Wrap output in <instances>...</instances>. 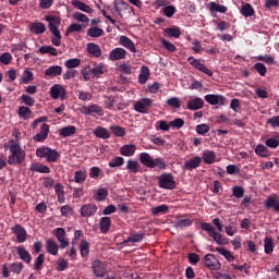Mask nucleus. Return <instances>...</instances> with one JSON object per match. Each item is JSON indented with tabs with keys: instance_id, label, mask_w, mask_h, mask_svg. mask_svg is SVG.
Returning a JSON list of instances; mask_svg holds the SVG:
<instances>
[{
	"instance_id": "f257e3e1",
	"label": "nucleus",
	"mask_w": 279,
	"mask_h": 279,
	"mask_svg": "<svg viewBox=\"0 0 279 279\" xmlns=\"http://www.w3.org/2000/svg\"><path fill=\"white\" fill-rule=\"evenodd\" d=\"M10 155L8 158L9 165H21L23 160H25L26 153L21 148V144L19 142H14L11 140L10 142Z\"/></svg>"
},
{
	"instance_id": "f03ea898",
	"label": "nucleus",
	"mask_w": 279,
	"mask_h": 279,
	"mask_svg": "<svg viewBox=\"0 0 279 279\" xmlns=\"http://www.w3.org/2000/svg\"><path fill=\"white\" fill-rule=\"evenodd\" d=\"M201 228L204 230V232H207L218 245H228L229 242L227 238H225L221 233H218L213 225L208 222H202Z\"/></svg>"
},
{
	"instance_id": "7ed1b4c3",
	"label": "nucleus",
	"mask_w": 279,
	"mask_h": 279,
	"mask_svg": "<svg viewBox=\"0 0 279 279\" xmlns=\"http://www.w3.org/2000/svg\"><path fill=\"white\" fill-rule=\"evenodd\" d=\"M37 158H46L47 162H58L60 158V153L56 149H51L50 147H39L36 150Z\"/></svg>"
},
{
	"instance_id": "20e7f679",
	"label": "nucleus",
	"mask_w": 279,
	"mask_h": 279,
	"mask_svg": "<svg viewBox=\"0 0 279 279\" xmlns=\"http://www.w3.org/2000/svg\"><path fill=\"white\" fill-rule=\"evenodd\" d=\"M154 106V100L150 98H142L134 102L133 109L135 112H140L141 114H149V108Z\"/></svg>"
},
{
	"instance_id": "39448f33",
	"label": "nucleus",
	"mask_w": 279,
	"mask_h": 279,
	"mask_svg": "<svg viewBox=\"0 0 279 279\" xmlns=\"http://www.w3.org/2000/svg\"><path fill=\"white\" fill-rule=\"evenodd\" d=\"M158 184L160 189H166L167 191H173L175 189V180L173 179V174L165 173L159 177Z\"/></svg>"
},
{
	"instance_id": "423d86ee",
	"label": "nucleus",
	"mask_w": 279,
	"mask_h": 279,
	"mask_svg": "<svg viewBox=\"0 0 279 279\" xmlns=\"http://www.w3.org/2000/svg\"><path fill=\"white\" fill-rule=\"evenodd\" d=\"M187 62L191 64V66H194V69H196L197 71L205 73V75H208V77H213V72L209 69H207L206 65L202 63V61L193 57H189Z\"/></svg>"
},
{
	"instance_id": "0eeeda50",
	"label": "nucleus",
	"mask_w": 279,
	"mask_h": 279,
	"mask_svg": "<svg viewBox=\"0 0 279 279\" xmlns=\"http://www.w3.org/2000/svg\"><path fill=\"white\" fill-rule=\"evenodd\" d=\"M204 263L208 267V269H211V271H217L221 269V264L219 263V259L215 257L213 254H207L204 257Z\"/></svg>"
},
{
	"instance_id": "6e6552de",
	"label": "nucleus",
	"mask_w": 279,
	"mask_h": 279,
	"mask_svg": "<svg viewBox=\"0 0 279 279\" xmlns=\"http://www.w3.org/2000/svg\"><path fill=\"white\" fill-rule=\"evenodd\" d=\"M54 236L60 243L61 250L69 247V239H66V231L62 228H57L53 230Z\"/></svg>"
},
{
	"instance_id": "1a4fd4ad",
	"label": "nucleus",
	"mask_w": 279,
	"mask_h": 279,
	"mask_svg": "<svg viewBox=\"0 0 279 279\" xmlns=\"http://www.w3.org/2000/svg\"><path fill=\"white\" fill-rule=\"evenodd\" d=\"M128 56V50L121 47L114 48L109 52V60L111 62H117L118 60H125Z\"/></svg>"
},
{
	"instance_id": "9d476101",
	"label": "nucleus",
	"mask_w": 279,
	"mask_h": 279,
	"mask_svg": "<svg viewBox=\"0 0 279 279\" xmlns=\"http://www.w3.org/2000/svg\"><path fill=\"white\" fill-rule=\"evenodd\" d=\"M45 21H47L48 27H49L51 34H53L56 32H60L59 27H60V23H62V21L60 20V16H58V15H47L45 17Z\"/></svg>"
},
{
	"instance_id": "9b49d317",
	"label": "nucleus",
	"mask_w": 279,
	"mask_h": 279,
	"mask_svg": "<svg viewBox=\"0 0 279 279\" xmlns=\"http://www.w3.org/2000/svg\"><path fill=\"white\" fill-rule=\"evenodd\" d=\"M50 97L52 99L61 98V101H64V99H66V89H64L62 85H53L50 88Z\"/></svg>"
},
{
	"instance_id": "f8f14e48",
	"label": "nucleus",
	"mask_w": 279,
	"mask_h": 279,
	"mask_svg": "<svg viewBox=\"0 0 279 279\" xmlns=\"http://www.w3.org/2000/svg\"><path fill=\"white\" fill-rule=\"evenodd\" d=\"M205 101L210 106H226V97L221 95L209 94L205 96Z\"/></svg>"
},
{
	"instance_id": "ddd939ff",
	"label": "nucleus",
	"mask_w": 279,
	"mask_h": 279,
	"mask_svg": "<svg viewBox=\"0 0 279 279\" xmlns=\"http://www.w3.org/2000/svg\"><path fill=\"white\" fill-rule=\"evenodd\" d=\"M12 232L16 235L17 243H25L27 241V231L21 225H15Z\"/></svg>"
},
{
	"instance_id": "4468645a",
	"label": "nucleus",
	"mask_w": 279,
	"mask_h": 279,
	"mask_svg": "<svg viewBox=\"0 0 279 279\" xmlns=\"http://www.w3.org/2000/svg\"><path fill=\"white\" fill-rule=\"evenodd\" d=\"M81 112L82 114H98V117H104V109L101 107H99L98 105H92V106H83L81 108Z\"/></svg>"
},
{
	"instance_id": "2eb2a0df",
	"label": "nucleus",
	"mask_w": 279,
	"mask_h": 279,
	"mask_svg": "<svg viewBox=\"0 0 279 279\" xmlns=\"http://www.w3.org/2000/svg\"><path fill=\"white\" fill-rule=\"evenodd\" d=\"M119 45L121 47H124V49H128L129 51H131V53H136V45H134V41H132L130 37L125 35L120 36Z\"/></svg>"
},
{
	"instance_id": "dca6fc26",
	"label": "nucleus",
	"mask_w": 279,
	"mask_h": 279,
	"mask_svg": "<svg viewBox=\"0 0 279 279\" xmlns=\"http://www.w3.org/2000/svg\"><path fill=\"white\" fill-rule=\"evenodd\" d=\"M81 216L82 217H95L97 215V205L95 204H85L81 207Z\"/></svg>"
},
{
	"instance_id": "f3484780",
	"label": "nucleus",
	"mask_w": 279,
	"mask_h": 279,
	"mask_svg": "<svg viewBox=\"0 0 279 279\" xmlns=\"http://www.w3.org/2000/svg\"><path fill=\"white\" fill-rule=\"evenodd\" d=\"M119 97H110L108 98V100L106 101V108H108L109 110H125V104L123 102H119Z\"/></svg>"
},
{
	"instance_id": "a211bd4d",
	"label": "nucleus",
	"mask_w": 279,
	"mask_h": 279,
	"mask_svg": "<svg viewBox=\"0 0 279 279\" xmlns=\"http://www.w3.org/2000/svg\"><path fill=\"white\" fill-rule=\"evenodd\" d=\"M92 269L97 278H104L106 276V265L101 260H95L92 265Z\"/></svg>"
},
{
	"instance_id": "6ab92c4d",
	"label": "nucleus",
	"mask_w": 279,
	"mask_h": 279,
	"mask_svg": "<svg viewBox=\"0 0 279 279\" xmlns=\"http://www.w3.org/2000/svg\"><path fill=\"white\" fill-rule=\"evenodd\" d=\"M199 165H202V157L195 156L184 162V169L193 171V169H197Z\"/></svg>"
},
{
	"instance_id": "aec40b11",
	"label": "nucleus",
	"mask_w": 279,
	"mask_h": 279,
	"mask_svg": "<svg viewBox=\"0 0 279 279\" xmlns=\"http://www.w3.org/2000/svg\"><path fill=\"white\" fill-rule=\"evenodd\" d=\"M47 136H49V124L44 123L41 124L40 132L34 136V141L41 143V141L47 140Z\"/></svg>"
},
{
	"instance_id": "412c9836",
	"label": "nucleus",
	"mask_w": 279,
	"mask_h": 279,
	"mask_svg": "<svg viewBox=\"0 0 279 279\" xmlns=\"http://www.w3.org/2000/svg\"><path fill=\"white\" fill-rule=\"evenodd\" d=\"M140 162L148 169H154V158H151V155H149V153H141Z\"/></svg>"
},
{
	"instance_id": "4be33fe9",
	"label": "nucleus",
	"mask_w": 279,
	"mask_h": 279,
	"mask_svg": "<svg viewBox=\"0 0 279 279\" xmlns=\"http://www.w3.org/2000/svg\"><path fill=\"white\" fill-rule=\"evenodd\" d=\"M28 29L32 34L40 35L47 32V26L43 22H35L28 26Z\"/></svg>"
},
{
	"instance_id": "5701e85b",
	"label": "nucleus",
	"mask_w": 279,
	"mask_h": 279,
	"mask_svg": "<svg viewBox=\"0 0 279 279\" xmlns=\"http://www.w3.org/2000/svg\"><path fill=\"white\" fill-rule=\"evenodd\" d=\"M204 108V99L196 97L187 101V110H202Z\"/></svg>"
},
{
	"instance_id": "b1692460",
	"label": "nucleus",
	"mask_w": 279,
	"mask_h": 279,
	"mask_svg": "<svg viewBox=\"0 0 279 279\" xmlns=\"http://www.w3.org/2000/svg\"><path fill=\"white\" fill-rule=\"evenodd\" d=\"M121 156H125L128 158L134 156L136 154V145L135 144H126L120 148Z\"/></svg>"
},
{
	"instance_id": "393cba45",
	"label": "nucleus",
	"mask_w": 279,
	"mask_h": 279,
	"mask_svg": "<svg viewBox=\"0 0 279 279\" xmlns=\"http://www.w3.org/2000/svg\"><path fill=\"white\" fill-rule=\"evenodd\" d=\"M72 5L76 8V10H81V12H86V14H93L95 10L90 8V5L86 4L85 2H82L80 0H73Z\"/></svg>"
},
{
	"instance_id": "a878e982",
	"label": "nucleus",
	"mask_w": 279,
	"mask_h": 279,
	"mask_svg": "<svg viewBox=\"0 0 279 279\" xmlns=\"http://www.w3.org/2000/svg\"><path fill=\"white\" fill-rule=\"evenodd\" d=\"M265 206H266V208H272V210H275V213H279L278 196H276V195L268 196L267 199L265 201Z\"/></svg>"
},
{
	"instance_id": "bb28decb",
	"label": "nucleus",
	"mask_w": 279,
	"mask_h": 279,
	"mask_svg": "<svg viewBox=\"0 0 279 279\" xmlns=\"http://www.w3.org/2000/svg\"><path fill=\"white\" fill-rule=\"evenodd\" d=\"M190 226H193V220L185 216H178L175 218L174 228H189Z\"/></svg>"
},
{
	"instance_id": "cd10ccee",
	"label": "nucleus",
	"mask_w": 279,
	"mask_h": 279,
	"mask_svg": "<svg viewBox=\"0 0 279 279\" xmlns=\"http://www.w3.org/2000/svg\"><path fill=\"white\" fill-rule=\"evenodd\" d=\"M46 250H47L48 254H51V256H58L60 246L58 245V243H56V241L48 239L46 241Z\"/></svg>"
},
{
	"instance_id": "c85d7f7f",
	"label": "nucleus",
	"mask_w": 279,
	"mask_h": 279,
	"mask_svg": "<svg viewBox=\"0 0 279 279\" xmlns=\"http://www.w3.org/2000/svg\"><path fill=\"white\" fill-rule=\"evenodd\" d=\"M87 53L94 58H101V47L95 43L87 44Z\"/></svg>"
},
{
	"instance_id": "c756f323",
	"label": "nucleus",
	"mask_w": 279,
	"mask_h": 279,
	"mask_svg": "<svg viewBox=\"0 0 279 279\" xmlns=\"http://www.w3.org/2000/svg\"><path fill=\"white\" fill-rule=\"evenodd\" d=\"M201 159L205 162V165H213L217 160V154L215 150H205Z\"/></svg>"
},
{
	"instance_id": "7c9ffc66",
	"label": "nucleus",
	"mask_w": 279,
	"mask_h": 279,
	"mask_svg": "<svg viewBox=\"0 0 279 279\" xmlns=\"http://www.w3.org/2000/svg\"><path fill=\"white\" fill-rule=\"evenodd\" d=\"M45 75H47V77H58V75H62V66L52 65L45 70Z\"/></svg>"
},
{
	"instance_id": "2f4dec72",
	"label": "nucleus",
	"mask_w": 279,
	"mask_h": 279,
	"mask_svg": "<svg viewBox=\"0 0 279 279\" xmlns=\"http://www.w3.org/2000/svg\"><path fill=\"white\" fill-rule=\"evenodd\" d=\"M110 226H112V220L110 219V217L100 218L99 228L102 234H106V232L110 230Z\"/></svg>"
},
{
	"instance_id": "473e14b6",
	"label": "nucleus",
	"mask_w": 279,
	"mask_h": 279,
	"mask_svg": "<svg viewBox=\"0 0 279 279\" xmlns=\"http://www.w3.org/2000/svg\"><path fill=\"white\" fill-rule=\"evenodd\" d=\"M94 135L96 138H110V132L108 131V129L104 128V126H97L94 130Z\"/></svg>"
},
{
	"instance_id": "72a5a7b5",
	"label": "nucleus",
	"mask_w": 279,
	"mask_h": 279,
	"mask_svg": "<svg viewBox=\"0 0 279 279\" xmlns=\"http://www.w3.org/2000/svg\"><path fill=\"white\" fill-rule=\"evenodd\" d=\"M54 193L58 197L59 204H64L65 197H64V186L61 183H57L54 185Z\"/></svg>"
},
{
	"instance_id": "f704fd0d",
	"label": "nucleus",
	"mask_w": 279,
	"mask_h": 279,
	"mask_svg": "<svg viewBox=\"0 0 279 279\" xmlns=\"http://www.w3.org/2000/svg\"><path fill=\"white\" fill-rule=\"evenodd\" d=\"M17 254H19L20 258L22 260H24V263H27V264L32 263V255L29 254V252L27 250H25V247L19 246Z\"/></svg>"
},
{
	"instance_id": "c9c22d12",
	"label": "nucleus",
	"mask_w": 279,
	"mask_h": 279,
	"mask_svg": "<svg viewBox=\"0 0 279 279\" xmlns=\"http://www.w3.org/2000/svg\"><path fill=\"white\" fill-rule=\"evenodd\" d=\"M209 12H219L220 14H226L228 12V7L223 4H217V2L209 3Z\"/></svg>"
},
{
	"instance_id": "e433bc0d",
	"label": "nucleus",
	"mask_w": 279,
	"mask_h": 279,
	"mask_svg": "<svg viewBox=\"0 0 279 279\" xmlns=\"http://www.w3.org/2000/svg\"><path fill=\"white\" fill-rule=\"evenodd\" d=\"M17 114L21 117V119L27 121L28 119H32V109L25 106H21L17 110Z\"/></svg>"
},
{
	"instance_id": "4c0bfd02",
	"label": "nucleus",
	"mask_w": 279,
	"mask_h": 279,
	"mask_svg": "<svg viewBox=\"0 0 279 279\" xmlns=\"http://www.w3.org/2000/svg\"><path fill=\"white\" fill-rule=\"evenodd\" d=\"M76 130L77 129L75 126H73V125L64 126V128L59 130V134L63 138H66L69 136H73V134H75Z\"/></svg>"
},
{
	"instance_id": "58836bf2",
	"label": "nucleus",
	"mask_w": 279,
	"mask_h": 279,
	"mask_svg": "<svg viewBox=\"0 0 279 279\" xmlns=\"http://www.w3.org/2000/svg\"><path fill=\"white\" fill-rule=\"evenodd\" d=\"M148 80H149V68H147V65H144L141 68V73L138 75V82H140V84H147Z\"/></svg>"
},
{
	"instance_id": "ea45409f",
	"label": "nucleus",
	"mask_w": 279,
	"mask_h": 279,
	"mask_svg": "<svg viewBox=\"0 0 279 279\" xmlns=\"http://www.w3.org/2000/svg\"><path fill=\"white\" fill-rule=\"evenodd\" d=\"M31 171H36L37 173H51V169H49L46 165L43 163L31 165Z\"/></svg>"
},
{
	"instance_id": "a19ab883",
	"label": "nucleus",
	"mask_w": 279,
	"mask_h": 279,
	"mask_svg": "<svg viewBox=\"0 0 279 279\" xmlns=\"http://www.w3.org/2000/svg\"><path fill=\"white\" fill-rule=\"evenodd\" d=\"M80 252H81V256L83 258L88 256V254H90V243H88V241H86V240L81 241Z\"/></svg>"
},
{
	"instance_id": "79ce46f5",
	"label": "nucleus",
	"mask_w": 279,
	"mask_h": 279,
	"mask_svg": "<svg viewBox=\"0 0 279 279\" xmlns=\"http://www.w3.org/2000/svg\"><path fill=\"white\" fill-rule=\"evenodd\" d=\"M241 14L245 16V19H250V16H254V7L250 3H245L241 7Z\"/></svg>"
},
{
	"instance_id": "37998d69",
	"label": "nucleus",
	"mask_w": 279,
	"mask_h": 279,
	"mask_svg": "<svg viewBox=\"0 0 279 279\" xmlns=\"http://www.w3.org/2000/svg\"><path fill=\"white\" fill-rule=\"evenodd\" d=\"M216 252L221 256H225L229 263H234V255H232L230 251L226 250V247H216Z\"/></svg>"
},
{
	"instance_id": "c03bdc74",
	"label": "nucleus",
	"mask_w": 279,
	"mask_h": 279,
	"mask_svg": "<svg viewBox=\"0 0 279 279\" xmlns=\"http://www.w3.org/2000/svg\"><path fill=\"white\" fill-rule=\"evenodd\" d=\"M166 34L169 36V38H180L182 35V32H180V27L178 26H172L169 28H166Z\"/></svg>"
},
{
	"instance_id": "a18cd8bd",
	"label": "nucleus",
	"mask_w": 279,
	"mask_h": 279,
	"mask_svg": "<svg viewBox=\"0 0 279 279\" xmlns=\"http://www.w3.org/2000/svg\"><path fill=\"white\" fill-rule=\"evenodd\" d=\"M87 36H89V38H99L104 36V31L99 27L94 26L87 31Z\"/></svg>"
},
{
	"instance_id": "49530a36",
	"label": "nucleus",
	"mask_w": 279,
	"mask_h": 279,
	"mask_svg": "<svg viewBox=\"0 0 279 279\" xmlns=\"http://www.w3.org/2000/svg\"><path fill=\"white\" fill-rule=\"evenodd\" d=\"M108 197V190L106 187L99 189L94 195L96 202H104Z\"/></svg>"
},
{
	"instance_id": "de8ad7c7",
	"label": "nucleus",
	"mask_w": 279,
	"mask_h": 279,
	"mask_svg": "<svg viewBox=\"0 0 279 279\" xmlns=\"http://www.w3.org/2000/svg\"><path fill=\"white\" fill-rule=\"evenodd\" d=\"M126 169L132 171V173H138L141 166L138 165V161L129 159L126 162Z\"/></svg>"
},
{
	"instance_id": "09e8293b",
	"label": "nucleus",
	"mask_w": 279,
	"mask_h": 279,
	"mask_svg": "<svg viewBox=\"0 0 279 279\" xmlns=\"http://www.w3.org/2000/svg\"><path fill=\"white\" fill-rule=\"evenodd\" d=\"M74 182H76V184H82V183L86 182V171L77 170L74 173Z\"/></svg>"
},
{
	"instance_id": "8fccbe9b",
	"label": "nucleus",
	"mask_w": 279,
	"mask_h": 279,
	"mask_svg": "<svg viewBox=\"0 0 279 279\" xmlns=\"http://www.w3.org/2000/svg\"><path fill=\"white\" fill-rule=\"evenodd\" d=\"M57 271H66L69 269V260L59 257L56 266Z\"/></svg>"
},
{
	"instance_id": "3c124183",
	"label": "nucleus",
	"mask_w": 279,
	"mask_h": 279,
	"mask_svg": "<svg viewBox=\"0 0 279 279\" xmlns=\"http://www.w3.org/2000/svg\"><path fill=\"white\" fill-rule=\"evenodd\" d=\"M255 154L262 158H267V156H269V149H267V146L259 144L255 148Z\"/></svg>"
},
{
	"instance_id": "603ef678",
	"label": "nucleus",
	"mask_w": 279,
	"mask_h": 279,
	"mask_svg": "<svg viewBox=\"0 0 279 279\" xmlns=\"http://www.w3.org/2000/svg\"><path fill=\"white\" fill-rule=\"evenodd\" d=\"M39 53H49V56H58V49L53 48L52 46H41L39 48Z\"/></svg>"
},
{
	"instance_id": "864d4df0",
	"label": "nucleus",
	"mask_w": 279,
	"mask_h": 279,
	"mask_svg": "<svg viewBox=\"0 0 279 279\" xmlns=\"http://www.w3.org/2000/svg\"><path fill=\"white\" fill-rule=\"evenodd\" d=\"M80 64H82V60H80L78 58H74V59H69L64 62V66H66L68 69H77V66H80Z\"/></svg>"
},
{
	"instance_id": "5fc2aeb1",
	"label": "nucleus",
	"mask_w": 279,
	"mask_h": 279,
	"mask_svg": "<svg viewBox=\"0 0 279 279\" xmlns=\"http://www.w3.org/2000/svg\"><path fill=\"white\" fill-rule=\"evenodd\" d=\"M86 27V25L72 23L65 31V36H69V34H73V32H82V28Z\"/></svg>"
},
{
	"instance_id": "6e6d98bb",
	"label": "nucleus",
	"mask_w": 279,
	"mask_h": 279,
	"mask_svg": "<svg viewBox=\"0 0 279 279\" xmlns=\"http://www.w3.org/2000/svg\"><path fill=\"white\" fill-rule=\"evenodd\" d=\"M73 19H74V21H77L78 23H86V25H88V23H90V19H88V16H86V14L81 13V12H75L73 14Z\"/></svg>"
},
{
	"instance_id": "4d7b16f0",
	"label": "nucleus",
	"mask_w": 279,
	"mask_h": 279,
	"mask_svg": "<svg viewBox=\"0 0 279 279\" xmlns=\"http://www.w3.org/2000/svg\"><path fill=\"white\" fill-rule=\"evenodd\" d=\"M264 250L265 254H271L274 252V240L271 238H265Z\"/></svg>"
},
{
	"instance_id": "13d9d810",
	"label": "nucleus",
	"mask_w": 279,
	"mask_h": 279,
	"mask_svg": "<svg viewBox=\"0 0 279 279\" xmlns=\"http://www.w3.org/2000/svg\"><path fill=\"white\" fill-rule=\"evenodd\" d=\"M168 210H169V206L160 205V206H157V207H153L150 209V213L153 215H165V213H168Z\"/></svg>"
},
{
	"instance_id": "bf43d9fd",
	"label": "nucleus",
	"mask_w": 279,
	"mask_h": 279,
	"mask_svg": "<svg viewBox=\"0 0 279 279\" xmlns=\"http://www.w3.org/2000/svg\"><path fill=\"white\" fill-rule=\"evenodd\" d=\"M153 163H154V169H160V170L167 169V162L165 161V159L160 157L153 159Z\"/></svg>"
},
{
	"instance_id": "052dcab7",
	"label": "nucleus",
	"mask_w": 279,
	"mask_h": 279,
	"mask_svg": "<svg viewBox=\"0 0 279 279\" xmlns=\"http://www.w3.org/2000/svg\"><path fill=\"white\" fill-rule=\"evenodd\" d=\"M81 75H83V80H85V82L90 81L93 76V70L90 69V66H85L81 70Z\"/></svg>"
},
{
	"instance_id": "680f3d73",
	"label": "nucleus",
	"mask_w": 279,
	"mask_h": 279,
	"mask_svg": "<svg viewBox=\"0 0 279 279\" xmlns=\"http://www.w3.org/2000/svg\"><path fill=\"white\" fill-rule=\"evenodd\" d=\"M51 43L54 47L62 45V34L60 32L52 33Z\"/></svg>"
},
{
	"instance_id": "e2e57ef3",
	"label": "nucleus",
	"mask_w": 279,
	"mask_h": 279,
	"mask_svg": "<svg viewBox=\"0 0 279 279\" xmlns=\"http://www.w3.org/2000/svg\"><path fill=\"white\" fill-rule=\"evenodd\" d=\"M111 132L114 134V136L123 137L125 136V129L119 125H112L110 126Z\"/></svg>"
},
{
	"instance_id": "0e129e2a",
	"label": "nucleus",
	"mask_w": 279,
	"mask_h": 279,
	"mask_svg": "<svg viewBox=\"0 0 279 279\" xmlns=\"http://www.w3.org/2000/svg\"><path fill=\"white\" fill-rule=\"evenodd\" d=\"M123 162H125L123 157H116V158L111 159V161L109 162V167L111 169H114L117 167H123Z\"/></svg>"
},
{
	"instance_id": "69168bd1",
	"label": "nucleus",
	"mask_w": 279,
	"mask_h": 279,
	"mask_svg": "<svg viewBox=\"0 0 279 279\" xmlns=\"http://www.w3.org/2000/svg\"><path fill=\"white\" fill-rule=\"evenodd\" d=\"M104 73H106V68L104 64H99L92 69V76L94 77H99V75H104Z\"/></svg>"
},
{
	"instance_id": "338daca9",
	"label": "nucleus",
	"mask_w": 279,
	"mask_h": 279,
	"mask_svg": "<svg viewBox=\"0 0 279 279\" xmlns=\"http://www.w3.org/2000/svg\"><path fill=\"white\" fill-rule=\"evenodd\" d=\"M33 80H34V73H32V71L26 69L22 76L23 84H29V82H33Z\"/></svg>"
},
{
	"instance_id": "774afa93",
	"label": "nucleus",
	"mask_w": 279,
	"mask_h": 279,
	"mask_svg": "<svg viewBox=\"0 0 279 279\" xmlns=\"http://www.w3.org/2000/svg\"><path fill=\"white\" fill-rule=\"evenodd\" d=\"M170 128H174L175 130H180V128H184V119L177 118L170 121Z\"/></svg>"
}]
</instances>
